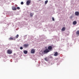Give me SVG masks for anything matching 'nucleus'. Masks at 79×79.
Segmentation results:
<instances>
[{"label":"nucleus","instance_id":"obj_1","mask_svg":"<svg viewBox=\"0 0 79 79\" xmlns=\"http://www.w3.org/2000/svg\"><path fill=\"white\" fill-rule=\"evenodd\" d=\"M31 2V0H28L27 2V6L29 5Z\"/></svg>","mask_w":79,"mask_h":79},{"label":"nucleus","instance_id":"obj_2","mask_svg":"<svg viewBox=\"0 0 79 79\" xmlns=\"http://www.w3.org/2000/svg\"><path fill=\"white\" fill-rule=\"evenodd\" d=\"M13 52V51L11 50H8L7 51V53L8 54H11Z\"/></svg>","mask_w":79,"mask_h":79},{"label":"nucleus","instance_id":"obj_3","mask_svg":"<svg viewBox=\"0 0 79 79\" xmlns=\"http://www.w3.org/2000/svg\"><path fill=\"white\" fill-rule=\"evenodd\" d=\"M49 52H50V51L48 49H46L44 51V53H48Z\"/></svg>","mask_w":79,"mask_h":79},{"label":"nucleus","instance_id":"obj_4","mask_svg":"<svg viewBox=\"0 0 79 79\" xmlns=\"http://www.w3.org/2000/svg\"><path fill=\"white\" fill-rule=\"evenodd\" d=\"M24 48H27V47H28L29 46V44H24L23 45Z\"/></svg>","mask_w":79,"mask_h":79},{"label":"nucleus","instance_id":"obj_5","mask_svg":"<svg viewBox=\"0 0 79 79\" xmlns=\"http://www.w3.org/2000/svg\"><path fill=\"white\" fill-rule=\"evenodd\" d=\"M75 15H76V16H79V12L78 11H76L75 12Z\"/></svg>","mask_w":79,"mask_h":79},{"label":"nucleus","instance_id":"obj_6","mask_svg":"<svg viewBox=\"0 0 79 79\" xmlns=\"http://www.w3.org/2000/svg\"><path fill=\"white\" fill-rule=\"evenodd\" d=\"M31 53H35V50L34 49H31Z\"/></svg>","mask_w":79,"mask_h":79},{"label":"nucleus","instance_id":"obj_7","mask_svg":"<svg viewBox=\"0 0 79 79\" xmlns=\"http://www.w3.org/2000/svg\"><path fill=\"white\" fill-rule=\"evenodd\" d=\"M66 30V27H63L61 29L62 31H64Z\"/></svg>","mask_w":79,"mask_h":79},{"label":"nucleus","instance_id":"obj_8","mask_svg":"<svg viewBox=\"0 0 79 79\" xmlns=\"http://www.w3.org/2000/svg\"><path fill=\"white\" fill-rule=\"evenodd\" d=\"M14 40V38L11 37H10V38L9 39V40Z\"/></svg>","mask_w":79,"mask_h":79},{"label":"nucleus","instance_id":"obj_9","mask_svg":"<svg viewBox=\"0 0 79 79\" xmlns=\"http://www.w3.org/2000/svg\"><path fill=\"white\" fill-rule=\"evenodd\" d=\"M48 50H52V46H49L48 47Z\"/></svg>","mask_w":79,"mask_h":79},{"label":"nucleus","instance_id":"obj_10","mask_svg":"<svg viewBox=\"0 0 79 79\" xmlns=\"http://www.w3.org/2000/svg\"><path fill=\"white\" fill-rule=\"evenodd\" d=\"M12 9L13 10H16V7H12Z\"/></svg>","mask_w":79,"mask_h":79},{"label":"nucleus","instance_id":"obj_11","mask_svg":"<svg viewBox=\"0 0 79 79\" xmlns=\"http://www.w3.org/2000/svg\"><path fill=\"white\" fill-rule=\"evenodd\" d=\"M57 55H58V52H56L55 53V54H54V56H57Z\"/></svg>","mask_w":79,"mask_h":79},{"label":"nucleus","instance_id":"obj_12","mask_svg":"<svg viewBox=\"0 0 79 79\" xmlns=\"http://www.w3.org/2000/svg\"><path fill=\"white\" fill-rule=\"evenodd\" d=\"M23 53L24 54H27V51L24 50L23 51Z\"/></svg>","mask_w":79,"mask_h":79},{"label":"nucleus","instance_id":"obj_13","mask_svg":"<svg viewBox=\"0 0 79 79\" xmlns=\"http://www.w3.org/2000/svg\"><path fill=\"white\" fill-rule=\"evenodd\" d=\"M73 24L74 25H76L77 24V22H76V21H74L73 22Z\"/></svg>","mask_w":79,"mask_h":79},{"label":"nucleus","instance_id":"obj_14","mask_svg":"<svg viewBox=\"0 0 79 79\" xmlns=\"http://www.w3.org/2000/svg\"><path fill=\"white\" fill-rule=\"evenodd\" d=\"M34 15V14H32V13H30V16L31 17H32L33 15Z\"/></svg>","mask_w":79,"mask_h":79},{"label":"nucleus","instance_id":"obj_15","mask_svg":"<svg viewBox=\"0 0 79 79\" xmlns=\"http://www.w3.org/2000/svg\"><path fill=\"white\" fill-rule=\"evenodd\" d=\"M18 37H19V35H17L16 36L15 38V39H18Z\"/></svg>","mask_w":79,"mask_h":79},{"label":"nucleus","instance_id":"obj_16","mask_svg":"<svg viewBox=\"0 0 79 79\" xmlns=\"http://www.w3.org/2000/svg\"><path fill=\"white\" fill-rule=\"evenodd\" d=\"M76 34L77 35H79V31H78L76 32Z\"/></svg>","mask_w":79,"mask_h":79},{"label":"nucleus","instance_id":"obj_17","mask_svg":"<svg viewBox=\"0 0 79 79\" xmlns=\"http://www.w3.org/2000/svg\"><path fill=\"white\" fill-rule=\"evenodd\" d=\"M48 3V1H46L45 2V4H47Z\"/></svg>","mask_w":79,"mask_h":79},{"label":"nucleus","instance_id":"obj_18","mask_svg":"<svg viewBox=\"0 0 79 79\" xmlns=\"http://www.w3.org/2000/svg\"><path fill=\"white\" fill-rule=\"evenodd\" d=\"M44 60H45L46 61H48V59H47V58H45V59H44Z\"/></svg>","mask_w":79,"mask_h":79},{"label":"nucleus","instance_id":"obj_19","mask_svg":"<svg viewBox=\"0 0 79 79\" xmlns=\"http://www.w3.org/2000/svg\"><path fill=\"white\" fill-rule=\"evenodd\" d=\"M20 50H23V48L22 47H20Z\"/></svg>","mask_w":79,"mask_h":79},{"label":"nucleus","instance_id":"obj_20","mask_svg":"<svg viewBox=\"0 0 79 79\" xmlns=\"http://www.w3.org/2000/svg\"><path fill=\"white\" fill-rule=\"evenodd\" d=\"M17 10H19L20 9V8L19 7H17Z\"/></svg>","mask_w":79,"mask_h":79},{"label":"nucleus","instance_id":"obj_21","mask_svg":"<svg viewBox=\"0 0 79 79\" xmlns=\"http://www.w3.org/2000/svg\"><path fill=\"white\" fill-rule=\"evenodd\" d=\"M52 21H55V19L53 17H52Z\"/></svg>","mask_w":79,"mask_h":79},{"label":"nucleus","instance_id":"obj_22","mask_svg":"<svg viewBox=\"0 0 79 79\" xmlns=\"http://www.w3.org/2000/svg\"><path fill=\"white\" fill-rule=\"evenodd\" d=\"M21 5H23L24 4V2H21Z\"/></svg>","mask_w":79,"mask_h":79},{"label":"nucleus","instance_id":"obj_23","mask_svg":"<svg viewBox=\"0 0 79 79\" xmlns=\"http://www.w3.org/2000/svg\"><path fill=\"white\" fill-rule=\"evenodd\" d=\"M39 1H41V0H38Z\"/></svg>","mask_w":79,"mask_h":79},{"label":"nucleus","instance_id":"obj_24","mask_svg":"<svg viewBox=\"0 0 79 79\" xmlns=\"http://www.w3.org/2000/svg\"><path fill=\"white\" fill-rule=\"evenodd\" d=\"M15 55V54H14V55Z\"/></svg>","mask_w":79,"mask_h":79}]
</instances>
